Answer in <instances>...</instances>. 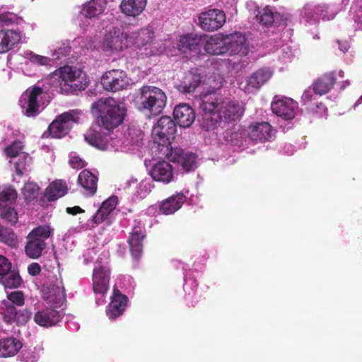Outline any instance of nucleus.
<instances>
[{
  "instance_id": "obj_1",
  "label": "nucleus",
  "mask_w": 362,
  "mask_h": 362,
  "mask_svg": "<svg viewBox=\"0 0 362 362\" xmlns=\"http://www.w3.org/2000/svg\"><path fill=\"white\" fill-rule=\"evenodd\" d=\"M202 112V126L207 131L221 129L227 124L239 120L244 110L238 101L223 100L216 94L204 95L200 103ZM216 134H221L218 130Z\"/></svg>"
},
{
  "instance_id": "obj_2",
  "label": "nucleus",
  "mask_w": 362,
  "mask_h": 362,
  "mask_svg": "<svg viewBox=\"0 0 362 362\" xmlns=\"http://www.w3.org/2000/svg\"><path fill=\"white\" fill-rule=\"evenodd\" d=\"M132 42L139 49L141 55L146 57L156 55L164 51V49L156 42H153V32L146 28L137 33H132L129 37ZM129 36L119 28L111 26L105 34L103 41V49L105 52H119L127 47Z\"/></svg>"
},
{
  "instance_id": "obj_3",
  "label": "nucleus",
  "mask_w": 362,
  "mask_h": 362,
  "mask_svg": "<svg viewBox=\"0 0 362 362\" xmlns=\"http://www.w3.org/2000/svg\"><path fill=\"white\" fill-rule=\"evenodd\" d=\"M127 112L125 107L112 98H103L92 105V114L98 115L97 123L107 131L120 125Z\"/></svg>"
},
{
  "instance_id": "obj_4",
  "label": "nucleus",
  "mask_w": 362,
  "mask_h": 362,
  "mask_svg": "<svg viewBox=\"0 0 362 362\" xmlns=\"http://www.w3.org/2000/svg\"><path fill=\"white\" fill-rule=\"evenodd\" d=\"M167 96L159 88L152 86H144L135 98L136 108L149 115H160L166 105Z\"/></svg>"
},
{
  "instance_id": "obj_5",
  "label": "nucleus",
  "mask_w": 362,
  "mask_h": 362,
  "mask_svg": "<svg viewBox=\"0 0 362 362\" xmlns=\"http://www.w3.org/2000/svg\"><path fill=\"white\" fill-rule=\"evenodd\" d=\"M109 253L103 251L95 263L92 274V291L97 305L106 303V294L109 288L110 269L108 267Z\"/></svg>"
},
{
  "instance_id": "obj_6",
  "label": "nucleus",
  "mask_w": 362,
  "mask_h": 362,
  "mask_svg": "<svg viewBox=\"0 0 362 362\" xmlns=\"http://www.w3.org/2000/svg\"><path fill=\"white\" fill-rule=\"evenodd\" d=\"M81 74L76 67L66 65L53 72L47 81L57 91L68 94L81 88L77 83Z\"/></svg>"
},
{
  "instance_id": "obj_7",
  "label": "nucleus",
  "mask_w": 362,
  "mask_h": 362,
  "mask_svg": "<svg viewBox=\"0 0 362 362\" xmlns=\"http://www.w3.org/2000/svg\"><path fill=\"white\" fill-rule=\"evenodd\" d=\"M82 116V112L78 110H71L61 114L49 124L47 130L43 133L42 137H64L72 129L74 124L81 122Z\"/></svg>"
},
{
  "instance_id": "obj_8",
  "label": "nucleus",
  "mask_w": 362,
  "mask_h": 362,
  "mask_svg": "<svg viewBox=\"0 0 362 362\" xmlns=\"http://www.w3.org/2000/svg\"><path fill=\"white\" fill-rule=\"evenodd\" d=\"M45 89L39 83L28 88L21 96L19 105L23 113L27 117H35L42 110V95Z\"/></svg>"
},
{
  "instance_id": "obj_9",
  "label": "nucleus",
  "mask_w": 362,
  "mask_h": 362,
  "mask_svg": "<svg viewBox=\"0 0 362 362\" xmlns=\"http://www.w3.org/2000/svg\"><path fill=\"white\" fill-rule=\"evenodd\" d=\"M52 233L49 226H40L33 229L27 236V243L25 247V254L32 259H37L42 255L46 247L45 240Z\"/></svg>"
},
{
  "instance_id": "obj_10",
  "label": "nucleus",
  "mask_w": 362,
  "mask_h": 362,
  "mask_svg": "<svg viewBox=\"0 0 362 362\" xmlns=\"http://www.w3.org/2000/svg\"><path fill=\"white\" fill-rule=\"evenodd\" d=\"M176 131V124L170 117H161L152 129L154 142L159 146H168L174 139Z\"/></svg>"
},
{
  "instance_id": "obj_11",
  "label": "nucleus",
  "mask_w": 362,
  "mask_h": 362,
  "mask_svg": "<svg viewBox=\"0 0 362 362\" xmlns=\"http://www.w3.org/2000/svg\"><path fill=\"white\" fill-rule=\"evenodd\" d=\"M226 19V13L223 11L217 8L209 9L199 14V25L202 30L213 32L223 27Z\"/></svg>"
},
{
  "instance_id": "obj_12",
  "label": "nucleus",
  "mask_w": 362,
  "mask_h": 362,
  "mask_svg": "<svg viewBox=\"0 0 362 362\" xmlns=\"http://www.w3.org/2000/svg\"><path fill=\"white\" fill-rule=\"evenodd\" d=\"M272 112L285 120L293 119L297 113L298 105L287 97L275 96L271 105Z\"/></svg>"
},
{
  "instance_id": "obj_13",
  "label": "nucleus",
  "mask_w": 362,
  "mask_h": 362,
  "mask_svg": "<svg viewBox=\"0 0 362 362\" xmlns=\"http://www.w3.org/2000/svg\"><path fill=\"white\" fill-rule=\"evenodd\" d=\"M101 84L106 90L116 92L126 88L129 86V79L124 71L112 69L102 76Z\"/></svg>"
},
{
  "instance_id": "obj_14",
  "label": "nucleus",
  "mask_w": 362,
  "mask_h": 362,
  "mask_svg": "<svg viewBox=\"0 0 362 362\" xmlns=\"http://www.w3.org/2000/svg\"><path fill=\"white\" fill-rule=\"evenodd\" d=\"M0 313L4 322L8 324L25 325L30 318L32 313L28 309L17 310L15 305L3 300Z\"/></svg>"
},
{
  "instance_id": "obj_15",
  "label": "nucleus",
  "mask_w": 362,
  "mask_h": 362,
  "mask_svg": "<svg viewBox=\"0 0 362 362\" xmlns=\"http://www.w3.org/2000/svg\"><path fill=\"white\" fill-rule=\"evenodd\" d=\"M146 237L144 224L141 221H135L130 235L128 238L132 256L134 259H139L143 252V241Z\"/></svg>"
},
{
  "instance_id": "obj_16",
  "label": "nucleus",
  "mask_w": 362,
  "mask_h": 362,
  "mask_svg": "<svg viewBox=\"0 0 362 362\" xmlns=\"http://www.w3.org/2000/svg\"><path fill=\"white\" fill-rule=\"evenodd\" d=\"M225 45L230 55L245 56L249 51L247 39L245 34L235 32L225 35Z\"/></svg>"
},
{
  "instance_id": "obj_17",
  "label": "nucleus",
  "mask_w": 362,
  "mask_h": 362,
  "mask_svg": "<svg viewBox=\"0 0 362 362\" xmlns=\"http://www.w3.org/2000/svg\"><path fill=\"white\" fill-rule=\"evenodd\" d=\"M247 134L252 141L265 142L274 138L275 131L268 122H255L248 127Z\"/></svg>"
},
{
  "instance_id": "obj_18",
  "label": "nucleus",
  "mask_w": 362,
  "mask_h": 362,
  "mask_svg": "<svg viewBox=\"0 0 362 362\" xmlns=\"http://www.w3.org/2000/svg\"><path fill=\"white\" fill-rule=\"evenodd\" d=\"M169 158L170 161L180 165L182 170L186 173L192 171L197 167V156L192 152L181 148L172 150Z\"/></svg>"
},
{
  "instance_id": "obj_19",
  "label": "nucleus",
  "mask_w": 362,
  "mask_h": 362,
  "mask_svg": "<svg viewBox=\"0 0 362 362\" xmlns=\"http://www.w3.org/2000/svg\"><path fill=\"white\" fill-rule=\"evenodd\" d=\"M325 6L319 4L314 5L308 4L300 11V16L301 19L309 23H316L318 22L320 18L322 19L332 20L336 16V11H332L330 14L324 13Z\"/></svg>"
},
{
  "instance_id": "obj_20",
  "label": "nucleus",
  "mask_w": 362,
  "mask_h": 362,
  "mask_svg": "<svg viewBox=\"0 0 362 362\" xmlns=\"http://www.w3.org/2000/svg\"><path fill=\"white\" fill-rule=\"evenodd\" d=\"M64 315L62 310L54 308H46L38 310L34 315V321L42 327H52L57 325Z\"/></svg>"
},
{
  "instance_id": "obj_21",
  "label": "nucleus",
  "mask_w": 362,
  "mask_h": 362,
  "mask_svg": "<svg viewBox=\"0 0 362 362\" xmlns=\"http://www.w3.org/2000/svg\"><path fill=\"white\" fill-rule=\"evenodd\" d=\"M273 74L269 68H262L253 73L247 80L244 90L247 93H252L259 90L267 83Z\"/></svg>"
},
{
  "instance_id": "obj_22",
  "label": "nucleus",
  "mask_w": 362,
  "mask_h": 362,
  "mask_svg": "<svg viewBox=\"0 0 362 362\" xmlns=\"http://www.w3.org/2000/svg\"><path fill=\"white\" fill-rule=\"evenodd\" d=\"M152 179L157 182L168 184L174 180L172 165L167 161H159L153 165L150 171Z\"/></svg>"
},
{
  "instance_id": "obj_23",
  "label": "nucleus",
  "mask_w": 362,
  "mask_h": 362,
  "mask_svg": "<svg viewBox=\"0 0 362 362\" xmlns=\"http://www.w3.org/2000/svg\"><path fill=\"white\" fill-rule=\"evenodd\" d=\"M42 296L44 300L54 308L62 306L66 301L65 291L62 284L45 288Z\"/></svg>"
},
{
  "instance_id": "obj_24",
  "label": "nucleus",
  "mask_w": 362,
  "mask_h": 362,
  "mask_svg": "<svg viewBox=\"0 0 362 362\" xmlns=\"http://www.w3.org/2000/svg\"><path fill=\"white\" fill-rule=\"evenodd\" d=\"M127 301V297L115 288L107 312L109 318L114 320L120 316L125 310Z\"/></svg>"
},
{
  "instance_id": "obj_25",
  "label": "nucleus",
  "mask_w": 362,
  "mask_h": 362,
  "mask_svg": "<svg viewBox=\"0 0 362 362\" xmlns=\"http://www.w3.org/2000/svg\"><path fill=\"white\" fill-rule=\"evenodd\" d=\"M173 116L181 127H189L195 120L194 109L186 103H180L174 108Z\"/></svg>"
},
{
  "instance_id": "obj_26",
  "label": "nucleus",
  "mask_w": 362,
  "mask_h": 362,
  "mask_svg": "<svg viewBox=\"0 0 362 362\" xmlns=\"http://www.w3.org/2000/svg\"><path fill=\"white\" fill-rule=\"evenodd\" d=\"M203 42L204 40L201 37L194 34H187L180 37L176 49L182 54H187L188 52L199 53Z\"/></svg>"
},
{
  "instance_id": "obj_27",
  "label": "nucleus",
  "mask_w": 362,
  "mask_h": 362,
  "mask_svg": "<svg viewBox=\"0 0 362 362\" xmlns=\"http://www.w3.org/2000/svg\"><path fill=\"white\" fill-rule=\"evenodd\" d=\"M117 204V198L116 197H111L104 201L96 214L92 217V223L99 224L105 221L109 223L112 213L115 209Z\"/></svg>"
},
{
  "instance_id": "obj_28",
  "label": "nucleus",
  "mask_w": 362,
  "mask_h": 362,
  "mask_svg": "<svg viewBox=\"0 0 362 362\" xmlns=\"http://www.w3.org/2000/svg\"><path fill=\"white\" fill-rule=\"evenodd\" d=\"M186 200L187 197L183 193H176L163 201L160 204L159 210L165 215L173 214L181 208Z\"/></svg>"
},
{
  "instance_id": "obj_29",
  "label": "nucleus",
  "mask_w": 362,
  "mask_h": 362,
  "mask_svg": "<svg viewBox=\"0 0 362 362\" xmlns=\"http://www.w3.org/2000/svg\"><path fill=\"white\" fill-rule=\"evenodd\" d=\"M260 23L264 25H270L272 23H279V25L285 26L288 19V15L280 14L279 13H274L272 8L267 6L260 11L256 16Z\"/></svg>"
},
{
  "instance_id": "obj_30",
  "label": "nucleus",
  "mask_w": 362,
  "mask_h": 362,
  "mask_svg": "<svg viewBox=\"0 0 362 362\" xmlns=\"http://www.w3.org/2000/svg\"><path fill=\"white\" fill-rule=\"evenodd\" d=\"M20 33L13 30H0V54L12 49L21 41Z\"/></svg>"
},
{
  "instance_id": "obj_31",
  "label": "nucleus",
  "mask_w": 362,
  "mask_h": 362,
  "mask_svg": "<svg viewBox=\"0 0 362 362\" xmlns=\"http://www.w3.org/2000/svg\"><path fill=\"white\" fill-rule=\"evenodd\" d=\"M147 0H122L120 9L122 13L129 17H137L145 9Z\"/></svg>"
},
{
  "instance_id": "obj_32",
  "label": "nucleus",
  "mask_w": 362,
  "mask_h": 362,
  "mask_svg": "<svg viewBox=\"0 0 362 362\" xmlns=\"http://www.w3.org/2000/svg\"><path fill=\"white\" fill-rule=\"evenodd\" d=\"M205 51L213 55L223 54L227 52L226 45H225V37L218 35L211 36L207 39H203Z\"/></svg>"
},
{
  "instance_id": "obj_33",
  "label": "nucleus",
  "mask_w": 362,
  "mask_h": 362,
  "mask_svg": "<svg viewBox=\"0 0 362 362\" xmlns=\"http://www.w3.org/2000/svg\"><path fill=\"white\" fill-rule=\"evenodd\" d=\"M334 73H328L318 78L313 84L315 93L322 95L327 93L335 83Z\"/></svg>"
},
{
  "instance_id": "obj_34",
  "label": "nucleus",
  "mask_w": 362,
  "mask_h": 362,
  "mask_svg": "<svg viewBox=\"0 0 362 362\" xmlns=\"http://www.w3.org/2000/svg\"><path fill=\"white\" fill-rule=\"evenodd\" d=\"M200 81L201 77L199 74L193 71H189L185 74L180 84L178 85L177 88L184 93H192L199 86Z\"/></svg>"
},
{
  "instance_id": "obj_35",
  "label": "nucleus",
  "mask_w": 362,
  "mask_h": 362,
  "mask_svg": "<svg viewBox=\"0 0 362 362\" xmlns=\"http://www.w3.org/2000/svg\"><path fill=\"white\" fill-rule=\"evenodd\" d=\"M67 192V187L65 182L58 180L52 182L46 189L45 197L49 201H55L63 197Z\"/></svg>"
},
{
  "instance_id": "obj_36",
  "label": "nucleus",
  "mask_w": 362,
  "mask_h": 362,
  "mask_svg": "<svg viewBox=\"0 0 362 362\" xmlns=\"http://www.w3.org/2000/svg\"><path fill=\"white\" fill-rule=\"evenodd\" d=\"M0 284L3 285L5 288H18L21 287L23 284V279L18 271L13 268L4 276H0Z\"/></svg>"
},
{
  "instance_id": "obj_37",
  "label": "nucleus",
  "mask_w": 362,
  "mask_h": 362,
  "mask_svg": "<svg viewBox=\"0 0 362 362\" xmlns=\"http://www.w3.org/2000/svg\"><path fill=\"white\" fill-rule=\"evenodd\" d=\"M223 134L226 141L230 142L233 145L239 147H243L245 146V131L240 130L239 128L237 129L235 127L233 126L232 128H227V129L223 132Z\"/></svg>"
},
{
  "instance_id": "obj_38",
  "label": "nucleus",
  "mask_w": 362,
  "mask_h": 362,
  "mask_svg": "<svg viewBox=\"0 0 362 362\" xmlns=\"http://www.w3.org/2000/svg\"><path fill=\"white\" fill-rule=\"evenodd\" d=\"M51 52L52 54L50 59L52 63L57 62V61H65L71 52L70 42L65 40L57 43Z\"/></svg>"
},
{
  "instance_id": "obj_39",
  "label": "nucleus",
  "mask_w": 362,
  "mask_h": 362,
  "mask_svg": "<svg viewBox=\"0 0 362 362\" xmlns=\"http://www.w3.org/2000/svg\"><path fill=\"white\" fill-rule=\"evenodd\" d=\"M16 190L11 186H5L0 191V209L12 206L17 199Z\"/></svg>"
},
{
  "instance_id": "obj_40",
  "label": "nucleus",
  "mask_w": 362,
  "mask_h": 362,
  "mask_svg": "<svg viewBox=\"0 0 362 362\" xmlns=\"http://www.w3.org/2000/svg\"><path fill=\"white\" fill-rule=\"evenodd\" d=\"M21 347V341H0V357L13 356Z\"/></svg>"
},
{
  "instance_id": "obj_41",
  "label": "nucleus",
  "mask_w": 362,
  "mask_h": 362,
  "mask_svg": "<svg viewBox=\"0 0 362 362\" xmlns=\"http://www.w3.org/2000/svg\"><path fill=\"white\" fill-rule=\"evenodd\" d=\"M90 1L85 2L76 17V21L81 28L87 30L90 25Z\"/></svg>"
},
{
  "instance_id": "obj_42",
  "label": "nucleus",
  "mask_w": 362,
  "mask_h": 362,
  "mask_svg": "<svg viewBox=\"0 0 362 362\" xmlns=\"http://www.w3.org/2000/svg\"><path fill=\"white\" fill-rule=\"evenodd\" d=\"M109 136L106 133L94 131L92 133V146L102 151L107 149Z\"/></svg>"
},
{
  "instance_id": "obj_43",
  "label": "nucleus",
  "mask_w": 362,
  "mask_h": 362,
  "mask_svg": "<svg viewBox=\"0 0 362 362\" xmlns=\"http://www.w3.org/2000/svg\"><path fill=\"white\" fill-rule=\"evenodd\" d=\"M153 187V181L149 178L144 179L138 185L134 196L138 199H142L151 192Z\"/></svg>"
},
{
  "instance_id": "obj_44",
  "label": "nucleus",
  "mask_w": 362,
  "mask_h": 362,
  "mask_svg": "<svg viewBox=\"0 0 362 362\" xmlns=\"http://www.w3.org/2000/svg\"><path fill=\"white\" fill-rule=\"evenodd\" d=\"M39 190V187L35 182H28L24 185L22 193L25 201L30 202L38 197Z\"/></svg>"
},
{
  "instance_id": "obj_45",
  "label": "nucleus",
  "mask_w": 362,
  "mask_h": 362,
  "mask_svg": "<svg viewBox=\"0 0 362 362\" xmlns=\"http://www.w3.org/2000/svg\"><path fill=\"white\" fill-rule=\"evenodd\" d=\"M0 242L9 246L16 244V238L12 229L0 226Z\"/></svg>"
},
{
  "instance_id": "obj_46",
  "label": "nucleus",
  "mask_w": 362,
  "mask_h": 362,
  "mask_svg": "<svg viewBox=\"0 0 362 362\" xmlns=\"http://www.w3.org/2000/svg\"><path fill=\"white\" fill-rule=\"evenodd\" d=\"M24 57L32 63L38 65H49L52 63L50 57L38 55L31 51L25 52Z\"/></svg>"
},
{
  "instance_id": "obj_47",
  "label": "nucleus",
  "mask_w": 362,
  "mask_h": 362,
  "mask_svg": "<svg viewBox=\"0 0 362 362\" xmlns=\"http://www.w3.org/2000/svg\"><path fill=\"white\" fill-rule=\"evenodd\" d=\"M198 284L196 279L190 275L185 276V284L183 288L188 296H193L195 293Z\"/></svg>"
},
{
  "instance_id": "obj_48",
  "label": "nucleus",
  "mask_w": 362,
  "mask_h": 362,
  "mask_svg": "<svg viewBox=\"0 0 362 362\" xmlns=\"http://www.w3.org/2000/svg\"><path fill=\"white\" fill-rule=\"evenodd\" d=\"M1 216L3 219L14 225L18 221V214L13 206L2 209Z\"/></svg>"
},
{
  "instance_id": "obj_49",
  "label": "nucleus",
  "mask_w": 362,
  "mask_h": 362,
  "mask_svg": "<svg viewBox=\"0 0 362 362\" xmlns=\"http://www.w3.org/2000/svg\"><path fill=\"white\" fill-rule=\"evenodd\" d=\"M23 148V143L20 141H15L12 143V144L8 147H6L4 150L7 156L11 158H14L16 156H18L21 152Z\"/></svg>"
},
{
  "instance_id": "obj_50",
  "label": "nucleus",
  "mask_w": 362,
  "mask_h": 362,
  "mask_svg": "<svg viewBox=\"0 0 362 362\" xmlns=\"http://www.w3.org/2000/svg\"><path fill=\"white\" fill-rule=\"evenodd\" d=\"M77 182L83 188L90 190V171L88 169L82 170L78 176Z\"/></svg>"
},
{
  "instance_id": "obj_51",
  "label": "nucleus",
  "mask_w": 362,
  "mask_h": 362,
  "mask_svg": "<svg viewBox=\"0 0 362 362\" xmlns=\"http://www.w3.org/2000/svg\"><path fill=\"white\" fill-rule=\"evenodd\" d=\"M18 157L19 158L15 163V167L17 173L22 174L23 171L25 170L27 165L30 163L31 158L25 153H20Z\"/></svg>"
},
{
  "instance_id": "obj_52",
  "label": "nucleus",
  "mask_w": 362,
  "mask_h": 362,
  "mask_svg": "<svg viewBox=\"0 0 362 362\" xmlns=\"http://www.w3.org/2000/svg\"><path fill=\"white\" fill-rule=\"evenodd\" d=\"M8 302L12 305L22 306L24 304L25 298L22 291H16L7 294Z\"/></svg>"
},
{
  "instance_id": "obj_53",
  "label": "nucleus",
  "mask_w": 362,
  "mask_h": 362,
  "mask_svg": "<svg viewBox=\"0 0 362 362\" xmlns=\"http://www.w3.org/2000/svg\"><path fill=\"white\" fill-rule=\"evenodd\" d=\"M317 95L315 93L314 88L309 87L305 89L301 96L302 103L304 105H313L312 102L316 100Z\"/></svg>"
},
{
  "instance_id": "obj_54",
  "label": "nucleus",
  "mask_w": 362,
  "mask_h": 362,
  "mask_svg": "<svg viewBox=\"0 0 362 362\" xmlns=\"http://www.w3.org/2000/svg\"><path fill=\"white\" fill-rule=\"evenodd\" d=\"M106 6V0H92V18L103 13Z\"/></svg>"
},
{
  "instance_id": "obj_55",
  "label": "nucleus",
  "mask_w": 362,
  "mask_h": 362,
  "mask_svg": "<svg viewBox=\"0 0 362 362\" xmlns=\"http://www.w3.org/2000/svg\"><path fill=\"white\" fill-rule=\"evenodd\" d=\"M17 16L13 13L4 12L0 13V26L8 25L16 22Z\"/></svg>"
},
{
  "instance_id": "obj_56",
  "label": "nucleus",
  "mask_w": 362,
  "mask_h": 362,
  "mask_svg": "<svg viewBox=\"0 0 362 362\" xmlns=\"http://www.w3.org/2000/svg\"><path fill=\"white\" fill-rule=\"evenodd\" d=\"M69 164L73 168L80 169L86 166L88 163L74 153H71L69 156Z\"/></svg>"
},
{
  "instance_id": "obj_57",
  "label": "nucleus",
  "mask_w": 362,
  "mask_h": 362,
  "mask_svg": "<svg viewBox=\"0 0 362 362\" xmlns=\"http://www.w3.org/2000/svg\"><path fill=\"white\" fill-rule=\"evenodd\" d=\"M11 262L4 256L0 255V276L12 269Z\"/></svg>"
},
{
  "instance_id": "obj_58",
  "label": "nucleus",
  "mask_w": 362,
  "mask_h": 362,
  "mask_svg": "<svg viewBox=\"0 0 362 362\" xmlns=\"http://www.w3.org/2000/svg\"><path fill=\"white\" fill-rule=\"evenodd\" d=\"M308 108L310 112L317 114L320 117L325 115L327 112V107L322 103H317L310 105Z\"/></svg>"
},
{
  "instance_id": "obj_59",
  "label": "nucleus",
  "mask_w": 362,
  "mask_h": 362,
  "mask_svg": "<svg viewBox=\"0 0 362 362\" xmlns=\"http://www.w3.org/2000/svg\"><path fill=\"white\" fill-rule=\"evenodd\" d=\"M139 141V138L132 139L129 141L127 139L125 141H122L121 146V151H133L134 149V146H136Z\"/></svg>"
},
{
  "instance_id": "obj_60",
  "label": "nucleus",
  "mask_w": 362,
  "mask_h": 362,
  "mask_svg": "<svg viewBox=\"0 0 362 362\" xmlns=\"http://www.w3.org/2000/svg\"><path fill=\"white\" fill-rule=\"evenodd\" d=\"M28 272L30 275L35 276L40 273L41 267L38 263L33 262L28 265Z\"/></svg>"
},
{
  "instance_id": "obj_61",
  "label": "nucleus",
  "mask_w": 362,
  "mask_h": 362,
  "mask_svg": "<svg viewBox=\"0 0 362 362\" xmlns=\"http://www.w3.org/2000/svg\"><path fill=\"white\" fill-rule=\"evenodd\" d=\"M339 45V49L342 52L345 53L350 48V45L347 41H337Z\"/></svg>"
},
{
  "instance_id": "obj_62",
  "label": "nucleus",
  "mask_w": 362,
  "mask_h": 362,
  "mask_svg": "<svg viewBox=\"0 0 362 362\" xmlns=\"http://www.w3.org/2000/svg\"><path fill=\"white\" fill-rule=\"evenodd\" d=\"M320 6H325V8H324V13L327 14L332 13V11H336V14L338 12V9L336 8L335 5H325V4H320Z\"/></svg>"
},
{
  "instance_id": "obj_63",
  "label": "nucleus",
  "mask_w": 362,
  "mask_h": 362,
  "mask_svg": "<svg viewBox=\"0 0 362 362\" xmlns=\"http://www.w3.org/2000/svg\"><path fill=\"white\" fill-rule=\"evenodd\" d=\"M98 180V176L92 172V196L95 194L97 191V182Z\"/></svg>"
},
{
  "instance_id": "obj_64",
  "label": "nucleus",
  "mask_w": 362,
  "mask_h": 362,
  "mask_svg": "<svg viewBox=\"0 0 362 362\" xmlns=\"http://www.w3.org/2000/svg\"><path fill=\"white\" fill-rule=\"evenodd\" d=\"M295 151V147L291 144H286L284 148V152L287 155L293 154Z\"/></svg>"
}]
</instances>
